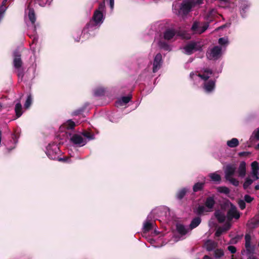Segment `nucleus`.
<instances>
[{
    "label": "nucleus",
    "instance_id": "obj_45",
    "mask_svg": "<svg viewBox=\"0 0 259 259\" xmlns=\"http://www.w3.org/2000/svg\"><path fill=\"white\" fill-rule=\"evenodd\" d=\"M187 190L185 188H183L179 191V199H182L185 195Z\"/></svg>",
    "mask_w": 259,
    "mask_h": 259
},
{
    "label": "nucleus",
    "instance_id": "obj_26",
    "mask_svg": "<svg viewBox=\"0 0 259 259\" xmlns=\"http://www.w3.org/2000/svg\"><path fill=\"white\" fill-rule=\"evenodd\" d=\"M227 144L229 147L235 148L239 145V141L237 138H234L231 140L228 141Z\"/></svg>",
    "mask_w": 259,
    "mask_h": 259
},
{
    "label": "nucleus",
    "instance_id": "obj_13",
    "mask_svg": "<svg viewBox=\"0 0 259 259\" xmlns=\"http://www.w3.org/2000/svg\"><path fill=\"white\" fill-rule=\"evenodd\" d=\"M215 203V201L214 197L213 196H209L206 198L204 205L206 209L209 210V211H212Z\"/></svg>",
    "mask_w": 259,
    "mask_h": 259
},
{
    "label": "nucleus",
    "instance_id": "obj_5",
    "mask_svg": "<svg viewBox=\"0 0 259 259\" xmlns=\"http://www.w3.org/2000/svg\"><path fill=\"white\" fill-rule=\"evenodd\" d=\"M177 33V30L173 26L165 27L163 32V38L164 40L170 41L173 39Z\"/></svg>",
    "mask_w": 259,
    "mask_h": 259
},
{
    "label": "nucleus",
    "instance_id": "obj_55",
    "mask_svg": "<svg viewBox=\"0 0 259 259\" xmlns=\"http://www.w3.org/2000/svg\"><path fill=\"white\" fill-rule=\"evenodd\" d=\"M248 7V6L246 4H244L242 6L241 10V14H242L243 13H245V10L247 9Z\"/></svg>",
    "mask_w": 259,
    "mask_h": 259
},
{
    "label": "nucleus",
    "instance_id": "obj_17",
    "mask_svg": "<svg viewBox=\"0 0 259 259\" xmlns=\"http://www.w3.org/2000/svg\"><path fill=\"white\" fill-rule=\"evenodd\" d=\"M99 24L95 21L93 19L91 20L84 27L81 33L85 31V29H88L89 31H91L96 28V26Z\"/></svg>",
    "mask_w": 259,
    "mask_h": 259
},
{
    "label": "nucleus",
    "instance_id": "obj_35",
    "mask_svg": "<svg viewBox=\"0 0 259 259\" xmlns=\"http://www.w3.org/2000/svg\"><path fill=\"white\" fill-rule=\"evenodd\" d=\"M80 30H75L72 32V35L75 40L77 42H78L80 38Z\"/></svg>",
    "mask_w": 259,
    "mask_h": 259
},
{
    "label": "nucleus",
    "instance_id": "obj_52",
    "mask_svg": "<svg viewBox=\"0 0 259 259\" xmlns=\"http://www.w3.org/2000/svg\"><path fill=\"white\" fill-rule=\"evenodd\" d=\"M95 94L96 96H98L103 95L104 90L103 89L96 90L95 92Z\"/></svg>",
    "mask_w": 259,
    "mask_h": 259
},
{
    "label": "nucleus",
    "instance_id": "obj_21",
    "mask_svg": "<svg viewBox=\"0 0 259 259\" xmlns=\"http://www.w3.org/2000/svg\"><path fill=\"white\" fill-rule=\"evenodd\" d=\"M201 222V219L200 217H198L194 218L189 226L190 229L192 230L197 227L200 224Z\"/></svg>",
    "mask_w": 259,
    "mask_h": 259
},
{
    "label": "nucleus",
    "instance_id": "obj_46",
    "mask_svg": "<svg viewBox=\"0 0 259 259\" xmlns=\"http://www.w3.org/2000/svg\"><path fill=\"white\" fill-rule=\"evenodd\" d=\"M238 204H239V207L242 210L244 209L246 207L245 202L243 200H240L238 202Z\"/></svg>",
    "mask_w": 259,
    "mask_h": 259
},
{
    "label": "nucleus",
    "instance_id": "obj_48",
    "mask_svg": "<svg viewBox=\"0 0 259 259\" xmlns=\"http://www.w3.org/2000/svg\"><path fill=\"white\" fill-rule=\"evenodd\" d=\"M198 26H199V23L197 21H195L193 23V24L192 26L191 30L193 31H196L197 30Z\"/></svg>",
    "mask_w": 259,
    "mask_h": 259
},
{
    "label": "nucleus",
    "instance_id": "obj_6",
    "mask_svg": "<svg viewBox=\"0 0 259 259\" xmlns=\"http://www.w3.org/2000/svg\"><path fill=\"white\" fill-rule=\"evenodd\" d=\"M221 53L222 48L217 46L213 47L209 53H207V56L210 60H217L220 57Z\"/></svg>",
    "mask_w": 259,
    "mask_h": 259
},
{
    "label": "nucleus",
    "instance_id": "obj_20",
    "mask_svg": "<svg viewBox=\"0 0 259 259\" xmlns=\"http://www.w3.org/2000/svg\"><path fill=\"white\" fill-rule=\"evenodd\" d=\"M158 45L161 49L167 51L171 50L170 45L163 40H160L158 42Z\"/></svg>",
    "mask_w": 259,
    "mask_h": 259
},
{
    "label": "nucleus",
    "instance_id": "obj_19",
    "mask_svg": "<svg viewBox=\"0 0 259 259\" xmlns=\"http://www.w3.org/2000/svg\"><path fill=\"white\" fill-rule=\"evenodd\" d=\"M214 216L220 223H224L226 220L225 215L220 210L215 211Z\"/></svg>",
    "mask_w": 259,
    "mask_h": 259
},
{
    "label": "nucleus",
    "instance_id": "obj_37",
    "mask_svg": "<svg viewBox=\"0 0 259 259\" xmlns=\"http://www.w3.org/2000/svg\"><path fill=\"white\" fill-rule=\"evenodd\" d=\"M32 103V98L31 95H29L27 97V98L26 100V102L24 104V107L25 108L27 109L28 108Z\"/></svg>",
    "mask_w": 259,
    "mask_h": 259
},
{
    "label": "nucleus",
    "instance_id": "obj_49",
    "mask_svg": "<svg viewBox=\"0 0 259 259\" xmlns=\"http://www.w3.org/2000/svg\"><path fill=\"white\" fill-rule=\"evenodd\" d=\"M251 153L249 152H241L238 153L240 157H247L250 155Z\"/></svg>",
    "mask_w": 259,
    "mask_h": 259
},
{
    "label": "nucleus",
    "instance_id": "obj_1",
    "mask_svg": "<svg viewBox=\"0 0 259 259\" xmlns=\"http://www.w3.org/2000/svg\"><path fill=\"white\" fill-rule=\"evenodd\" d=\"M50 0H27L26 2L27 10L28 11V17L32 24H34L36 21V15L34 10V7L36 3L40 6L44 7L47 4H50Z\"/></svg>",
    "mask_w": 259,
    "mask_h": 259
},
{
    "label": "nucleus",
    "instance_id": "obj_64",
    "mask_svg": "<svg viewBox=\"0 0 259 259\" xmlns=\"http://www.w3.org/2000/svg\"><path fill=\"white\" fill-rule=\"evenodd\" d=\"M255 149L257 150H259V143L256 146Z\"/></svg>",
    "mask_w": 259,
    "mask_h": 259
},
{
    "label": "nucleus",
    "instance_id": "obj_40",
    "mask_svg": "<svg viewBox=\"0 0 259 259\" xmlns=\"http://www.w3.org/2000/svg\"><path fill=\"white\" fill-rule=\"evenodd\" d=\"M85 107H82L81 108H80L75 111H74L72 113V115L74 116L78 115L80 114H81L82 112L84 111Z\"/></svg>",
    "mask_w": 259,
    "mask_h": 259
},
{
    "label": "nucleus",
    "instance_id": "obj_56",
    "mask_svg": "<svg viewBox=\"0 0 259 259\" xmlns=\"http://www.w3.org/2000/svg\"><path fill=\"white\" fill-rule=\"evenodd\" d=\"M204 72L205 73H206V74L207 75H208V74H212V71L209 69V68H205L204 69Z\"/></svg>",
    "mask_w": 259,
    "mask_h": 259
},
{
    "label": "nucleus",
    "instance_id": "obj_27",
    "mask_svg": "<svg viewBox=\"0 0 259 259\" xmlns=\"http://www.w3.org/2000/svg\"><path fill=\"white\" fill-rule=\"evenodd\" d=\"M206 249L208 251H211L215 247V243L214 242L208 240L205 243Z\"/></svg>",
    "mask_w": 259,
    "mask_h": 259
},
{
    "label": "nucleus",
    "instance_id": "obj_42",
    "mask_svg": "<svg viewBox=\"0 0 259 259\" xmlns=\"http://www.w3.org/2000/svg\"><path fill=\"white\" fill-rule=\"evenodd\" d=\"M131 97L128 96H124L121 98V101L123 103V104H126L128 103L130 100H131Z\"/></svg>",
    "mask_w": 259,
    "mask_h": 259
},
{
    "label": "nucleus",
    "instance_id": "obj_12",
    "mask_svg": "<svg viewBox=\"0 0 259 259\" xmlns=\"http://www.w3.org/2000/svg\"><path fill=\"white\" fill-rule=\"evenodd\" d=\"M21 56V55L18 52H14L13 64L15 68L18 69H20L22 65Z\"/></svg>",
    "mask_w": 259,
    "mask_h": 259
},
{
    "label": "nucleus",
    "instance_id": "obj_7",
    "mask_svg": "<svg viewBox=\"0 0 259 259\" xmlns=\"http://www.w3.org/2000/svg\"><path fill=\"white\" fill-rule=\"evenodd\" d=\"M162 62V55L160 53L157 54L154 57L153 63L152 71L153 73H156L161 68Z\"/></svg>",
    "mask_w": 259,
    "mask_h": 259
},
{
    "label": "nucleus",
    "instance_id": "obj_47",
    "mask_svg": "<svg viewBox=\"0 0 259 259\" xmlns=\"http://www.w3.org/2000/svg\"><path fill=\"white\" fill-rule=\"evenodd\" d=\"M105 8V3H101L99 4L98 9L96 10V11H100V12H102L103 13V11L104 10Z\"/></svg>",
    "mask_w": 259,
    "mask_h": 259
},
{
    "label": "nucleus",
    "instance_id": "obj_18",
    "mask_svg": "<svg viewBox=\"0 0 259 259\" xmlns=\"http://www.w3.org/2000/svg\"><path fill=\"white\" fill-rule=\"evenodd\" d=\"M215 81L212 80H209L204 84V89L207 92H211L214 88Z\"/></svg>",
    "mask_w": 259,
    "mask_h": 259
},
{
    "label": "nucleus",
    "instance_id": "obj_24",
    "mask_svg": "<svg viewBox=\"0 0 259 259\" xmlns=\"http://www.w3.org/2000/svg\"><path fill=\"white\" fill-rule=\"evenodd\" d=\"M205 185V182H197L195 183L193 187V191L197 192L203 190Z\"/></svg>",
    "mask_w": 259,
    "mask_h": 259
},
{
    "label": "nucleus",
    "instance_id": "obj_58",
    "mask_svg": "<svg viewBox=\"0 0 259 259\" xmlns=\"http://www.w3.org/2000/svg\"><path fill=\"white\" fill-rule=\"evenodd\" d=\"M230 224L228 223L225 225V226L223 227L224 229H227V231L229 230L230 228Z\"/></svg>",
    "mask_w": 259,
    "mask_h": 259
},
{
    "label": "nucleus",
    "instance_id": "obj_32",
    "mask_svg": "<svg viewBox=\"0 0 259 259\" xmlns=\"http://www.w3.org/2000/svg\"><path fill=\"white\" fill-rule=\"evenodd\" d=\"M224 254V251L222 249H217L214 251V256L217 259H219Z\"/></svg>",
    "mask_w": 259,
    "mask_h": 259
},
{
    "label": "nucleus",
    "instance_id": "obj_36",
    "mask_svg": "<svg viewBox=\"0 0 259 259\" xmlns=\"http://www.w3.org/2000/svg\"><path fill=\"white\" fill-rule=\"evenodd\" d=\"M227 181H228L230 182L231 184H232L233 185L235 186H238L239 185V181L236 179L235 178H234L232 177H230V178H228L226 179Z\"/></svg>",
    "mask_w": 259,
    "mask_h": 259
},
{
    "label": "nucleus",
    "instance_id": "obj_30",
    "mask_svg": "<svg viewBox=\"0 0 259 259\" xmlns=\"http://www.w3.org/2000/svg\"><path fill=\"white\" fill-rule=\"evenodd\" d=\"M188 229H186L184 226L179 224V240L181 237L188 233Z\"/></svg>",
    "mask_w": 259,
    "mask_h": 259
},
{
    "label": "nucleus",
    "instance_id": "obj_50",
    "mask_svg": "<svg viewBox=\"0 0 259 259\" xmlns=\"http://www.w3.org/2000/svg\"><path fill=\"white\" fill-rule=\"evenodd\" d=\"M253 200V198L248 195H245L244 196V201L247 203H250Z\"/></svg>",
    "mask_w": 259,
    "mask_h": 259
},
{
    "label": "nucleus",
    "instance_id": "obj_53",
    "mask_svg": "<svg viewBox=\"0 0 259 259\" xmlns=\"http://www.w3.org/2000/svg\"><path fill=\"white\" fill-rule=\"evenodd\" d=\"M219 43L221 45H224L227 43V40L224 37H221L219 39Z\"/></svg>",
    "mask_w": 259,
    "mask_h": 259
},
{
    "label": "nucleus",
    "instance_id": "obj_54",
    "mask_svg": "<svg viewBox=\"0 0 259 259\" xmlns=\"http://www.w3.org/2000/svg\"><path fill=\"white\" fill-rule=\"evenodd\" d=\"M198 76L204 80H207L208 79V78H209V76L208 75H207V74H199Z\"/></svg>",
    "mask_w": 259,
    "mask_h": 259
},
{
    "label": "nucleus",
    "instance_id": "obj_41",
    "mask_svg": "<svg viewBox=\"0 0 259 259\" xmlns=\"http://www.w3.org/2000/svg\"><path fill=\"white\" fill-rule=\"evenodd\" d=\"M173 12L176 15H178V3L176 1L172 5Z\"/></svg>",
    "mask_w": 259,
    "mask_h": 259
},
{
    "label": "nucleus",
    "instance_id": "obj_62",
    "mask_svg": "<svg viewBox=\"0 0 259 259\" xmlns=\"http://www.w3.org/2000/svg\"><path fill=\"white\" fill-rule=\"evenodd\" d=\"M203 259H211V258L209 256L205 255L204 256Z\"/></svg>",
    "mask_w": 259,
    "mask_h": 259
},
{
    "label": "nucleus",
    "instance_id": "obj_60",
    "mask_svg": "<svg viewBox=\"0 0 259 259\" xmlns=\"http://www.w3.org/2000/svg\"><path fill=\"white\" fill-rule=\"evenodd\" d=\"M175 226L176 231H178V222H176L175 223Z\"/></svg>",
    "mask_w": 259,
    "mask_h": 259
},
{
    "label": "nucleus",
    "instance_id": "obj_3",
    "mask_svg": "<svg viewBox=\"0 0 259 259\" xmlns=\"http://www.w3.org/2000/svg\"><path fill=\"white\" fill-rule=\"evenodd\" d=\"M47 155L51 159L57 160L60 161H64L63 159L59 157L60 150L57 145L55 144L52 146L49 145L48 146Z\"/></svg>",
    "mask_w": 259,
    "mask_h": 259
},
{
    "label": "nucleus",
    "instance_id": "obj_38",
    "mask_svg": "<svg viewBox=\"0 0 259 259\" xmlns=\"http://www.w3.org/2000/svg\"><path fill=\"white\" fill-rule=\"evenodd\" d=\"M227 229H224L222 227H219L216 231L215 233V236L216 237H220L223 233L226 232Z\"/></svg>",
    "mask_w": 259,
    "mask_h": 259
},
{
    "label": "nucleus",
    "instance_id": "obj_9",
    "mask_svg": "<svg viewBox=\"0 0 259 259\" xmlns=\"http://www.w3.org/2000/svg\"><path fill=\"white\" fill-rule=\"evenodd\" d=\"M237 167L235 164H229L226 165L224 172L226 179L234 176Z\"/></svg>",
    "mask_w": 259,
    "mask_h": 259
},
{
    "label": "nucleus",
    "instance_id": "obj_61",
    "mask_svg": "<svg viewBox=\"0 0 259 259\" xmlns=\"http://www.w3.org/2000/svg\"><path fill=\"white\" fill-rule=\"evenodd\" d=\"M24 74L22 72H19L18 74V76L22 78L23 77Z\"/></svg>",
    "mask_w": 259,
    "mask_h": 259
},
{
    "label": "nucleus",
    "instance_id": "obj_4",
    "mask_svg": "<svg viewBox=\"0 0 259 259\" xmlns=\"http://www.w3.org/2000/svg\"><path fill=\"white\" fill-rule=\"evenodd\" d=\"M200 49L201 47L198 46L197 42L195 41H191L183 48L185 53L187 55H191L194 52L200 50Z\"/></svg>",
    "mask_w": 259,
    "mask_h": 259
},
{
    "label": "nucleus",
    "instance_id": "obj_51",
    "mask_svg": "<svg viewBox=\"0 0 259 259\" xmlns=\"http://www.w3.org/2000/svg\"><path fill=\"white\" fill-rule=\"evenodd\" d=\"M228 249L232 253H235L236 252V248L234 246L230 245L228 247Z\"/></svg>",
    "mask_w": 259,
    "mask_h": 259
},
{
    "label": "nucleus",
    "instance_id": "obj_15",
    "mask_svg": "<svg viewBox=\"0 0 259 259\" xmlns=\"http://www.w3.org/2000/svg\"><path fill=\"white\" fill-rule=\"evenodd\" d=\"M238 176L243 178L246 175V163L245 161H241L238 169Z\"/></svg>",
    "mask_w": 259,
    "mask_h": 259
},
{
    "label": "nucleus",
    "instance_id": "obj_25",
    "mask_svg": "<svg viewBox=\"0 0 259 259\" xmlns=\"http://www.w3.org/2000/svg\"><path fill=\"white\" fill-rule=\"evenodd\" d=\"M204 212H209V210L203 205H199L197 208L194 209V212L198 215H201Z\"/></svg>",
    "mask_w": 259,
    "mask_h": 259
},
{
    "label": "nucleus",
    "instance_id": "obj_23",
    "mask_svg": "<svg viewBox=\"0 0 259 259\" xmlns=\"http://www.w3.org/2000/svg\"><path fill=\"white\" fill-rule=\"evenodd\" d=\"M62 126L67 130H73L75 126V123L71 119H69L62 125Z\"/></svg>",
    "mask_w": 259,
    "mask_h": 259
},
{
    "label": "nucleus",
    "instance_id": "obj_43",
    "mask_svg": "<svg viewBox=\"0 0 259 259\" xmlns=\"http://www.w3.org/2000/svg\"><path fill=\"white\" fill-rule=\"evenodd\" d=\"M209 27V23L206 22L205 23V24L203 25V26L202 27L201 30L198 32L199 34H201L203 32H204Z\"/></svg>",
    "mask_w": 259,
    "mask_h": 259
},
{
    "label": "nucleus",
    "instance_id": "obj_33",
    "mask_svg": "<svg viewBox=\"0 0 259 259\" xmlns=\"http://www.w3.org/2000/svg\"><path fill=\"white\" fill-rule=\"evenodd\" d=\"M254 180H252L249 178H247L243 184V188L244 189H247L249 186L252 184Z\"/></svg>",
    "mask_w": 259,
    "mask_h": 259
},
{
    "label": "nucleus",
    "instance_id": "obj_10",
    "mask_svg": "<svg viewBox=\"0 0 259 259\" xmlns=\"http://www.w3.org/2000/svg\"><path fill=\"white\" fill-rule=\"evenodd\" d=\"M70 141L74 144L78 145L80 146H84L87 143L82 136L78 134L73 135L70 138Z\"/></svg>",
    "mask_w": 259,
    "mask_h": 259
},
{
    "label": "nucleus",
    "instance_id": "obj_34",
    "mask_svg": "<svg viewBox=\"0 0 259 259\" xmlns=\"http://www.w3.org/2000/svg\"><path fill=\"white\" fill-rule=\"evenodd\" d=\"M218 191L220 193H224L225 194H228L230 193V189L225 186L219 187L218 188Z\"/></svg>",
    "mask_w": 259,
    "mask_h": 259
},
{
    "label": "nucleus",
    "instance_id": "obj_57",
    "mask_svg": "<svg viewBox=\"0 0 259 259\" xmlns=\"http://www.w3.org/2000/svg\"><path fill=\"white\" fill-rule=\"evenodd\" d=\"M253 253H250V254H247L248 255V257L247 259H257V258L253 255Z\"/></svg>",
    "mask_w": 259,
    "mask_h": 259
},
{
    "label": "nucleus",
    "instance_id": "obj_31",
    "mask_svg": "<svg viewBox=\"0 0 259 259\" xmlns=\"http://www.w3.org/2000/svg\"><path fill=\"white\" fill-rule=\"evenodd\" d=\"M209 176L211 178V180L214 182H219L221 180L220 175L215 172L210 174Z\"/></svg>",
    "mask_w": 259,
    "mask_h": 259
},
{
    "label": "nucleus",
    "instance_id": "obj_39",
    "mask_svg": "<svg viewBox=\"0 0 259 259\" xmlns=\"http://www.w3.org/2000/svg\"><path fill=\"white\" fill-rule=\"evenodd\" d=\"M253 138L255 139L257 141L259 140V128H257L256 131L253 132L252 135L250 138V140H253Z\"/></svg>",
    "mask_w": 259,
    "mask_h": 259
},
{
    "label": "nucleus",
    "instance_id": "obj_8",
    "mask_svg": "<svg viewBox=\"0 0 259 259\" xmlns=\"http://www.w3.org/2000/svg\"><path fill=\"white\" fill-rule=\"evenodd\" d=\"M227 218L229 221L233 219H238L240 218V213L234 205H231L230 208L227 211Z\"/></svg>",
    "mask_w": 259,
    "mask_h": 259
},
{
    "label": "nucleus",
    "instance_id": "obj_14",
    "mask_svg": "<svg viewBox=\"0 0 259 259\" xmlns=\"http://www.w3.org/2000/svg\"><path fill=\"white\" fill-rule=\"evenodd\" d=\"M252 169V177L254 178V180H257L259 179L258 176V171L259 170L258 163L254 161L251 163V164Z\"/></svg>",
    "mask_w": 259,
    "mask_h": 259
},
{
    "label": "nucleus",
    "instance_id": "obj_22",
    "mask_svg": "<svg viewBox=\"0 0 259 259\" xmlns=\"http://www.w3.org/2000/svg\"><path fill=\"white\" fill-rule=\"evenodd\" d=\"M15 111L16 113V116L17 118L20 117L22 115L23 113L22 107L20 101L16 104L15 107Z\"/></svg>",
    "mask_w": 259,
    "mask_h": 259
},
{
    "label": "nucleus",
    "instance_id": "obj_29",
    "mask_svg": "<svg viewBox=\"0 0 259 259\" xmlns=\"http://www.w3.org/2000/svg\"><path fill=\"white\" fill-rule=\"evenodd\" d=\"M153 224L149 221L146 222L144 224L143 232L147 233L152 229Z\"/></svg>",
    "mask_w": 259,
    "mask_h": 259
},
{
    "label": "nucleus",
    "instance_id": "obj_28",
    "mask_svg": "<svg viewBox=\"0 0 259 259\" xmlns=\"http://www.w3.org/2000/svg\"><path fill=\"white\" fill-rule=\"evenodd\" d=\"M179 37L183 39L188 40L191 37V34L186 31H182L179 29Z\"/></svg>",
    "mask_w": 259,
    "mask_h": 259
},
{
    "label": "nucleus",
    "instance_id": "obj_44",
    "mask_svg": "<svg viewBox=\"0 0 259 259\" xmlns=\"http://www.w3.org/2000/svg\"><path fill=\"white\" fill-rule=\"evenodd\" d=\"M82 135L89 140H92L94 139V135L89 132H84L82 133Z\"/></svg>",
    "mask_w": 259,
    "mask_h": 259
},
{
    "label": "nucleus",
    "instance_id": "obj_16",
    "mask_svg": "<svg viewBox=\"0 0 259 259\" xmlns=\"http://www.w3.org/2000/svg\"><path fill=\"white\" fill-rule=\"evenodd\" d=\"M92 19L97 23L103 22V14L100 11H95Z\"/></svg>",
    "mask_w": 259,
    "mask_h": 259
},
{
    "label": "nucleus",
    "instance_id": "obj_63",
    "mask_svg": "<svg viewBox=\"0 0 259 259\" xmlns=\"http://www.w3.org/2000/svg\"><path fill=\"white\" fill-rule=\"evenodd\" d=\"M254 189H255V190H259V185H256V186H255V187H254Z\"/></svg>",
    "mask_w": 259,
    "mask_h": 259
},
{
    "label": "nucleus",
    "instance_id": "obj_59",
    "mask_svg": "<svg viewBox=\"0 0 259 259\" xmlns=\"http://www.w3.org/2000/svg\"><path fill=\"white\" fill-rule=\"evenodd\" d=\"M109 2H110V8H111V9H113V7H114V0H109Z\"/></svg>",
    "mask_w": 259,
    "mask_h": 259
},
{
    "label": "nucleus",
    "instance_id": "obj_11",
    "mask_svg": "<svg viewBox=\"0 0 259 259\" xmlns=\"http://www.w3.org/2000/svg\"><path fill=\"white\" fill-rule=\"evenodd\" d=\"M251 236L248 234H246L245 236V246L246 248L247 254H250L253 253L254 250V247L253 246H251Z\"/></svg>",
    "mask_w": 259,
    "mask_h": 259
},
{
    "label": "nucleus",
    "instance_id": "obj_2",
    "mask_svg": "<svg viewBox=\"0 0 259 259\" xmlns=\"http://www.w3.org/2000/svg\"><path fill=\"white\" fill-rule=\"evenodd\" d=\"M196 4L197 2L194 0L183 1L179 8V16H181L183 20L187 19L188 15Z\"/></svg>",
    "mask_w": 259,
    "mask_h": 259
}]
</instances>
